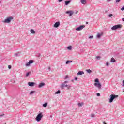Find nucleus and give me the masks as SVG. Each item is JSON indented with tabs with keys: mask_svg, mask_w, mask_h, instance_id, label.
Returning <instances> with one entry per match:
<instances>
[{
	"mask_svg": "<svg viewBox=\"0 0 124 124\" xmlns=\"http://www.w3.org/2000/svg\"><path fill=\"white\" fill-rule=\"evenodd\" d=\"M117 97H119V96L118 95H115V94H111L110 95V98L109 99V102L110 103H112L114 99H116V98H117Z\"/></svg>",
	"mask_w": 124,
	"mask_h": 124,
	"instance_id": "f257e3e1",
	"label": "nucleus"
},
{
	"mask_svg": "<svg viewBox=\"0 0 124 124\" xmlns=\"http://www.w3.org/2000/svg\"><path fill=\"white\" fill-rule=\"evenodd\" d=\"M42 117H43V115H42V113H39L35 118L36 121H37V122H39L41 121V119H42Z\"/></svg>",
	"mask_w": 124,
	"mask_h": 124,
	"instance_id": "f03ea898",
	"label": "nucleus"
},
{
	"mask_svg": "<svg viewBox=\"0 0 124 124\" xmlns=\"http://www.w3.org/2000/svg\"><path fill=\"white\" fill-rule=\"evenodd\" d=\"M122 25L121 24L114 25L111 28V30H112V31H116V30H118V29H121V28H122Z\"/></svg>",
	"mask_w": 124,
	"mask_h": 124,
	"instance_id": "7ed1b4c3",
	"label": "nucleus"
},
{
	"mask_svg": "<svg viewBox=\"0 0 124 124\" xmlns=\"http://www.w3.org/2000/svg\"><path fill=\"white\" fill-rule=\"evenodd\" d=\"M12 20H13V17H12V16L9 17H7L6 19H5L4 20V21L3 22V23L8 24L9 23H10V22H11V21H12Z\"/></svg>",
	"mask_w": 124,
	"mask_h": 124,
	"instance_id": "20e7f679",
	"label": "nucleus"
},
{
	"mask_svg": "<svg viewBox=\"0 0 124 124\" xmlns=\"http://www.w3.org/2000/svg\"><path fill=\"white\" fill-rule=\"evenodd\" d=\"M67 83H68V81H65L63 83H62L61 86V89H64L65 87H68V85L67 84H65Z\"/></svg>",
	"mask_w": 124,
	"mask_h": 124,
	"instance_id": "39448f33",
	"label": "nucleus"
},
{
	"mask_svg": "<svg viewBox=\"0 0 124 124\" xmlns=\"http://www.w3.org/2000/svg\"><path fill=\"white\" fill-rule=\"evenodd\" d=\"M31 63H33V60H30L29 62L25 64V66H30Z\"/></svg>",
	"mask_w": 124,
	"mask_h": 124,
	"instance_id": "423d86ee",
	"label": "nucleus"
},
{
	"mask_svg": "<svg viewBox=\"0 0 124 124\" xmlns=\"http://www.w3.org/2000/svg\"><path fill=\"white\" fill-rule=\"evenodd\" d=\"M85 25H81L79 27L77 28L76 29V31H82L84 28H85Z\"/></svg>",
	"mask_w": 124,
	"mask_h": 124,
	"instance_id": "0eeeda50",
	"label": "nucleus"
},
{
	"mask_svg": "<svg viewBox=\"0 0 124 124\" xmlns=\"http://www.w3.org/2000/svg\"><path fill=\"white\" fill-rule=\"evenodd\" d=\"M94 86L95 87H97V88L98 89H101V84L99 83H94Z\"/></svg>",
	"mask_w": 124,
	"mask_h": 124,
	"instance_id": "6e6552de",
	"label": "nucleus"
},
{
	"mask_svg": "<svg viewBox=\"0 0 124 124\" xmlns=\"http://www.w3.org/2000/svg\"><path fill=\"white\" fill-rule=\"evenodd\" d=\"M73 12L72 11H68L66 12V14H69V16H72L73 15Z\"/></svg>",
	"mask_w": 124,
	"mask_h": 124,
	"instance_id": "1a4fd4ad",
	"label": "nucleus"
},
{
	"mask_svg": "<svg viewBox=\"0 0 124 124\" xmlns=\"http://www.w3.org/2000/svg\"><path fill=\"white\" fill-rule=\"evenodd\" d=\"M60 22H57L54 24V27L58 28V27H60Z\"/></svg>",
	"mask_w": 124,
	"mask_h": 124,
	"instance_id": "9d476101",
	"label": "nucleus"
},
{
	"mask_svg": "<svg viewBox=\"0 0 124 124\" xmlns=\"http://www.w3.org/2000/svg\"><path fill=\"white\" fill-rule=\"evenodd\" d=\"M44 86H45V83L41 82L39 84L38 88H42V87H44Z\"/></svg>",
	"mask_w": 124,
	"mask_h": 124,
	"instance_id": "9b49d317",
	"label": "nucleus"
},
{
	"mask_svg": "<svg viewBox=\"0 0 124 124\" xmlns=\"http://www.w3.org/2000/svg\"><path fill=\"white\" fill-rule=\"evenodd\" d=\"M34 84V82H28V85L30 87H33Z\"/></svg>",
	"mask_w": 124,
	"mask_h": 124,
	"instance_id": "f8f14e48",
	"label": "nucleus"
},
{
	"mask_svg": "<svg viewBox=\"0 0 124 124\" xmlns=\"http://www.w3.org/2000/svg\"><path fill=\"white\" fill-rule=\"evenodd\" d=\"M71 2V0H67L65 1V5H68Z\"/></svg>",
	"mask_w": 124,
	"mask_h": 124,
	"instance_id": "ddd939ff",
	"label": "nucleus"
},
{
	"mask_svg": "<svg viewBox=\"0 0 124 124\" xmlns=\"http://www.w3.org/2000/svg\"><path fill=\"white\" fill-rule=\"evenodd\" d=\"M83 74H84V71H79L78 73H77V75H83Z\"/></svg>",
	"mask_w": 124,
	"mask_h": 124,
	"instance_id": "4468645a",
	"label": "nucleus"
},
{
	"mask_svg": "<svg viewBox=\"0 0 124 124\" xmlns=\"http://www.w3.org/2000/svg\"><path fill=\"white\" fill-rule=\"evenodd\" d=\"M30 32L32 34H34V33H35V31H34V30H33V29H31L30 30Z\"/></svg>",
	"mask_w": 124,
	"mask_h": 124,
	"instance_id": "2eb2a0df",
	"label": "nucleus"
},
{
	"mask_svg": "<svg viewBox=\"0 0 124 124\" xmlns=\"http://www.w3.org/2000/svg\"><path fill=\"white\" fill-rule=\"evenodd\" d=\"M111 62H116V60L114 58H112L110 60Z\"/></svg>",
	"mask_w": 124,
	"mask_h": 124,
	"instance_id": "dca6fc26",
	"label": "nucleus"
},
{
	"mask_svg": "<svg viewBox=\"0 0 124 124\" xmlns=\"http://www.w3.org/2000/svg\"><path fill=\"white\" fill-rule=\"evenodd\" d=\"M81 2L82 4H86V0H81Z\"/></svg>",
	"mask_w": 124,
	"mask_h": 124,
	"instance_id": "f3484780",
	"label": "nucleus"
},
{
	"mask_svg": "<svg viewBox=\"0 0 124 124\" xmlns=\"http://www.w3.org/2000/svg\"><path fill=\"white\" fill-rule=\"evenodd\" d=\"M70 62H72V61L71 60H68L66 62V64H68V63H70Z\"/></svg>",
	"mask_w": 124,
	"mask_h": 124,
	"instance_id": "a211bd4d",
	"label": "nucleus"
},
{
	"mask_svg": "<svg viewBox=\"0 0 124 124\" xmlns=\"http://www.w3.org/2000/svg\"><path fill=\"white\" fill-rule=\"evenodd\" d=\"M14 55L16 56V57H19V56H20V53L19 52H17L16 53H15L14 54Z\"/></svg>",
	"mask_w": 124,
	"mask_h": 124,
	"instance_id": "6ab92c4d",
	"label": "nucleus"
},
{
	"mask_svg": "<svg viewBox=\"0 0 124 124\" xmlns=\"http://www.w3.org/2000/svg\"><path fill=\"white\" fill-rule=\"evenodd\" d=\"M47 105H48V103H45V104H44L43 105V107H47Z\"/></svg>",
	"mask_w": 124,
	"mask_h": 124,
	"instance_id": "aec40b11",
	"label": "nucleus"
},
{
	"mask_svg": "<svg viewBox=\"0 0 124 124\" xmlns=\"http://www.w3.org/2000/svg\"><path fill=\"white\" fill-rule=\"evenodd\" d=\"M86 71H87V73H92V70H91L90 69L86 70Z\"/></svg>",
	"mask_w": 124,
	"mask_h": 124,
	"instance_id": "412c9836",
	"label": "nucleus"
},
{
	"mask_svg": "<svg viewBox=\"0 0 124 124\" xmlns=\"http://www.w3.org/2000/svg\"><path fill=\"white\" fill-rule=\"evenodd\" d=\"M78 105L79 107H81V106H83V103H78Z\"/></svg>",
	"mask_w": 124,
	"mask_h": 124,
	"instance_id": "4be33fe9",
	"label": "nucleus"
},
{
	"mask_svg": "<svg viewBox=\"0 0 124 124\" xmlns=\"http://www.w3.org/2000/svg\"><path fill=\"white\" fill-rule=\"evenodd\" d=\"M59 93H61V91L58 90L57 92H55V94H59Z\"/></svg>",
	"mask_w": 124,
	"mask_h": 124,
	"instance_id": "5701e85b",
	"label": "nucleus"
},
{
	"mask_svg": "<svg viewBox=\"0 0 124 124\" xmlns=\"http://www.w3.org/2000/svg\"><path fill=\"white\" fill-rule=\"evenodd\" d=\"M101 36V35L99 33H98L97 35V38H100V37Z\"/></svg>",
	"mask_w": 124,
	"mask_h": 124,
	"instance_id": "b1692460",
	"label": "nucleus"
},
{
	"mask_svg": "<svg viewBox=\"0 0 124 124\" xmlns=\"http://www.w3.org/2000/svg\"><path fill=\"white\" fill-rule=\"evenodd\" d=\"M96 58L97 61H99V60H100V56H97Z\"/></svg>",
	"mask_w": 124,
	"mask_h": 124,
	"instance_id": "393cba45",
	"label": "nucleus"
},
{
	"mask_svg": "<svg viewBox=\"0 0 124 124\" xmlns=\"http://www.w3.org/2000/svg\"><path fill=\"white\" fill-rule=\"evenodd\" d=\"M95 83H99V80H98V78H96L95 79Z\"/></svg>",
	"mask_w": 124,
	"mask_h": 124,
	"instance_id": "a878e982",
	"label": "nucleus"
},
{
	"mask_svg": "<svg viewBox=\"0 0 124 124\" xmlns=\"http://www.w3.org/2000/svg\"><path fill=\"white\" fill-rule=\"evenodd\" d=\"M91 116L92 118H94V117H95V115L93 113H92Z\"/></svg>",
	"mask_w": 124,
	"mask_h": 124,
	"instance_id": "bb28decb",
	"label": "nucleus"
},
{
	"mask_svg": "<svg viewBox=\"0 0 124 124\" xmlns=\"http://www.w3.org/2000/svg\"><path fill=\"white\" fill-rule=\"evenodd\" d=\"M67 49H68L69 50H71V49H72V46H68Z\"/></svg>",
	"mask_w": 124,
	"mask_h": 124,
	"instance_id": "cd10ccee",
	"label": "nucleus"
},
{
	"mask_svg": "<svg viewBox=\"0 0 124 124\" xmlns=\"http://www.w3.org/2000/svg\"><path fill=\"white\" fill-rule=\"evenodd\" d=\"M106 66H109V62H106Z\"/></svg>",
	"mask_w": 124,
	"mask_h": 124,
	"instance_id": "c85d7f7f",
	"label": "nucleus"
},
{
	"mask_svg": "<svg viewBox=\"0 0 124 124\" xmlns=\"http://www.w3.org/2000/svg\"><path fill=\"white\" fill-rule=\"evenodd\" d=\"M34 93V91H31L30 93V94H32Z\"/></svg>",
	"mask_w": 124,
	"mask_h": 124,
	"instance_id": "c756f323",
	"label": "nucleus"
},
{
	"mask_svg": "<svg viewBox=\"0 0 124 124\" xmlns=\"http://www.w3.org/2000/svg\"><path fill=\"white\" fill-rule=\"evenodd\" d=\"M122 0H116V3H118V2H120V1H121Z\"/></svg>",
	"mask_w": 124,
	"mask_h": 124,
	"instance_id": "7c9ffc66",
	"label": "nucleus"
},
{
	"mask_svg": "<svg viewBox=\"0 0 124 124\" xmlns=\"http://www.w3.org/2000/svg\"><path fill=\"white\" fill-rule=\"evenodd\" d=\"M29 75H30V72L27 73L26 75V77H28V76H29Z\"/></svg>",
	"mask_w": 124,
	"mask_h": 124,
	"instance_id": "2f4dec72",
	"label": "nucleus"
},
{
	"mask_svg": "<svg viewBox=\"0 0 124 124\" xmlns=\"http://www.w3.org/2000/svg\"><path fill=\"white\" fill-rule=\"evenodd\" d=\"M108 16H109V17H112L113 16V14H110Z\"/></svg>",
	"mask_w": 124,
	"mask_h": 124,
	"instance_id": "473e14b6",
	"label": "nucleus"
},
{
	"mask_svg": "<svg viewBox=\"0 0 124 124\" xmlns=\"http://www.w3.org/2000/svg\"><path fill=\"white\" fill-rule=\"evenodd\" d=\"M74 80H75V81H77V80H78V78H77V77H75V78H74Z\"/></svg>",
	"mask_w": 124,
	"mask_h": 124,
	"instance_id": "72a5a7b5",
	"label": "nucleus"
},
{
	"mask_svg": "<svg viewBox=\"0 0 124 124\" xmlns=\"http://www.w3.org/2000/svg\"><path fill=\"white\" fill-rule=\"evenodd\" d=\"M8 67L9 69H11V65H9L8 66Z\"/></svg>",
	"mask_w": 124,
	"mask_h": 124,
	"instance_id": "f704fd0d",
	"label": "nucleus"
},
{
	"mask_svg": "<svg viewBox=\"0 0 124 124\" xmlns=\"http://www.w3.org/2000/svg\"><path fill=\"white\" fill-rule=\"evenodd\" d=\"M67 78H68V76H66L64 78V79L66 80V79H67Z\"/></svg>",
	"mask_w": 124,
	"mask_h": 124,
	"instance_id": "c9c22d12",
	"label": "nucleus"
},
{
	"mask_svg": "<svg viewBox=\"0 0 124 124\" xmlns=\"http://www.w3.org/2000/svg\"><path fill=\"white\" fill-rule=\"evenodd\" d=\"M121 10H122V11H123V10H124V6L121 9Z\"/></svg>",
	"mask_w": 124,
	"mask_h": 124,
	"instance_id": "e433bc0d",
	"label": "nucleus"
},
{
	"mask_svg": "<svg viewBox=\"0 0 124 124\" xmlns=\"http://www.w3.org/2000/svg\"><path fill=\"white\" fill-rule=\"evenodd\" d=\"M97 96H100V93H97Z\"/></svg>",
	"mask_w": 124,
	"mask_h": 124,
	"instance_id": "4c0bfd02",
	"label": "nucleus"
},
{
	"mask_svg": "<svg viewBox=\"0 0 124 124\" xmlns=\"http://www.w3.org/2000/svg\"><path fill=\"white\" fill-rule=\"evenodd\" d=\"M3 116H4V114L0 115V118H1V117H3Z\"/></svg>",
	"mask_w": 124,
	"mask_h": 124,
	"instance_id": "58836bf2",
	"label": "nucleus"
},
{
	"mask_svg": "<svg viewBox=\"0 0 124 124\" xmlns=\"http://www.w3.org/2000/svg\"><path fill=\"white\" fill-rule=\"evenodd\" d=\"M62 0H58L59 2H62Z\"/></svg>",
	"mask_w": 124,
	"mask_h": 124,
	"instance_id": "ea45409f",
	"label": "nucleus"
},
{
	"mask_svg": "<svg viewBox=\"0 0 124 124\" xmlns=\"http://www.w3.org/2000/svg\"><path fill=\"white\" fill-rule=\"evenodd\" d=\"M93 36H90L89 37V38L92 39V38H93Z\"/></svg>",
	"mask_w": 124,
	"mask_h": 124,
	"instance_id": "a19ab883",
	"label": "nucleus"
},
{
	"mask_svg": "<svg viewBox=\"0 0 124 124\" xmlns=\"http://www.w3.org/2000/svg\"><path fill=\"white\" fill-rule=\"evenodd\" d=\"M123 87L124 86V80L123 81Z\"/></svg>",
	"mask_w": 124,
	"mask_h": 124,
	"instance_id": "79ce46f5",
	"label": "nucleus"
},
{
	"mask_svg": "<svg viewBox=\"0 0 124 124\" xmlns=\"http://www.w3.org/2000/svg\"><path fill=\"white\" fill-rule=\"evenodd\" d=\"M48 70H51V67H48Z\"/></svg>",
	"mask_w": 124,
	"mask_h": 124,
	"instance_id": "37998d69",
	"label": "nucleus"
},
{
	"mask_svg": "<svg viewBox=\"0 0 124 124\" xmlns=\"http://www.w3.org/2000/svg\"><path fill=\"white\" fill-rule=\"evenodd\" d=\"M111 0H108L107 1H108V2H109V1H111Z\"/></svg>",
	"mask_w": 124,
	"mask_h": 124,
	"instance_id": "c03bdc74",
	"label": "nucleus"
},
{
	"mask_svg": "<svg viewBox=\"0 0 124 124\" xmlns=\"http://www.w3.org/2000/svg\"><path fill=\"white\" fill-rule=\"evenodd\" d=\"M70 88V86H69L68 87V90H69Z\"/></svg>",
	"mask_w": 124,
	"mask_h": 124,
	"instance_id": "a18cd8bd",
	"label": "nucleus"
},
{
	"mask_svg": "<svg viewBox=\"0 0 124 124\" xmlns=\"http://www.w3.org/2000/svg\"><path fill=\"white\" fill-rule=\"evenodd\" d=\"M71 82H74V79H72Z\"/></svg>",
	"mask_w": 124,
	"mask_h": 124,
	"instance_id": "49530a36",
	"label": "nucleus"
},
{
	"mask_svg": "<svg viewBox=\"0 0 124 124\" xmlns=\"http://www.w3.org/2000/svg\"><path fill=\"white\" fill-rule=\"evenodd\" d=\"M122 21H123V22H124V18H122Z\"/></svg>",
	"mask_w": 124,
	"mask_h": 124,
	"instance_id": "de8ad7c7",
	"label": "nucleus"
},
{
	"mask_svg": "<svg viewBox=\"0 0 124 124\" xmlns=\"http://www.w3.org/2000/svg\"><path fill=\"white\" fill-rule=\"evenodd\" d=\"M104 124H107V123L106 122H104Z\"/></svg>",
	"mask_w": 124,
	"mask_h": 124,
	"instance_id": "09e8293b",
	"label": "nucleus"
},
{
	"mask_svg": "<svg viewBox=\"0 0 124 124\" xmlns=\"http://www.w3.org/2000/svg\"><path fill=\"white\" fill-rule=\"evenodd\" d=\"M89 22H86V24H88Z\"/></svg>",
	"mask_w": 124,
	"mask_h": 124,
	"instance_id": "8fccbe9b",
	"label": "nucleus"
},
{
	"mask_svg": "<svg viewBox=\"0 0 124 124\" xmlns=\"http://www.w3.org/2000/svg\"><path fill=\"white\" fill-rule=\"evenodd\" d=\"M76 13H78V12H76Z\"/></svg>",
	"mask_w": 124,
	"mask_h": 124,
	"instance_id": "3c124183",
	"label": "nucleus"
}]
</instances>
